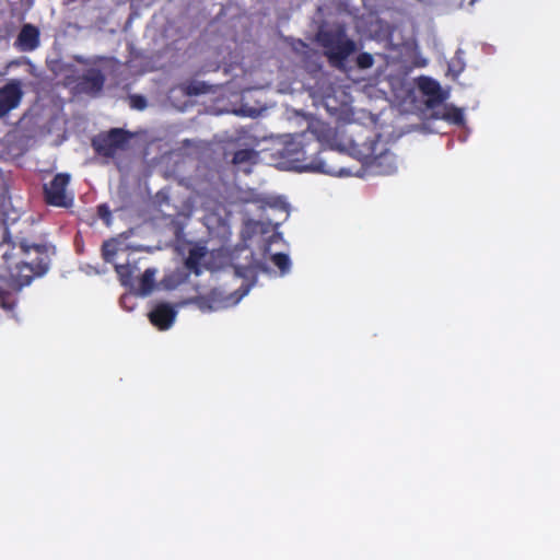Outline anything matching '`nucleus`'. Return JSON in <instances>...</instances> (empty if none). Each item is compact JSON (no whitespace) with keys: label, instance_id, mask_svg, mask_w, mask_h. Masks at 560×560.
<instances>
[{"label":"nucleus","instance_id":"21","mask_svg":"<svg viewBox=\"0 0 560 560\" xmlns=\"http://www.w3.org/2000/svg\"><path fill=\"white\" fill-rule=\"evenodd\" d=\"M187 277H188V273H184L182 271H176V272H173L172 275L166 276L164 281L166 283V287L175 288L176 285L185 282Z\"/></svg>","mask_w":560,"mask_h":560},{"label":"nucleus","instance_id":"9","mask_svg":"<svg viewBox=\"0 0 560 560\" xmlns=\"http://www.w3.org/2000/svg\"><path fill=\"white\" fill-rule=\"evenodd\" d=\"M105 84V75L100 69L91 68L79 79L78 88L82 93L98 95Z\"/></svg>","mask_w":560,"mask_h":560},{"label":"nucleus","instance_id":"2","mask_svg":"<svg viewBox=\"0 0 560 560\" xmlns=\"http://www.w3.org/2000/svg\"><path fill=\"white\" fill-rule=\"evenodd\" d=\"M285 156L292 162L301 164L305 171L319 172L332 176L342 175L343 168L331 162L335 159L332 151L324 150V141L317 129L308 128L293 136L285 148Z\"/></svg>","mask_w":560,"mask_h":560},{"label":"nucleus","instance_id":"27","mask_svg":"<svg viewBox=\"0 0 560 560\" xmlns=\"http://www.w3.org/2000/svg\"><path fill=\"white\" fill-rule=\"evenodd\" d=\"M171 224L173 225L174 234L176 235V237H179L184 231V224L179 222L177 219H173L171 221Z\"/></svg>","mask_w":560,"mask_h":560},{"label":"nucleus","instance_id":"4","mask_svg":"<svg viewBox=\"0 0 560 560\" xmlns=\"http://www.w3.org/2000/svg\"><path fill=\"white\" fill-rule=\"evenodd\" d=\"M316 40L324 48V55L334 67H340L355 51L354 42L347 37L342 27L320 30Z\"/></svg>","mask_w":560,"mask_h":560},{"label":"nucleus","instance_id":"20","mask_svg":"<svg viewBox=\"0 0 560 560\" xmlns=\"http://www.w3.org/2000/svg\"><path fill=\"white\" fill-rule=\"evenodd\" d=\"M16 305L15 298L8 291L3 290V287L0 288V306L4 311H13Z\"/></svg>","mask_w":560,"mask_h":560},{"label":"nucleus","instance_id":"19","mask_svg":"<svg viewBox=\"0 0 560 560\" xmlns=\"http://www.w3.org/2000/svg\"><path fill=\"white\" fill-rule=\"evenodd\" d=\"M192 303L202 312H210L215 308L217 301L210 296L200 295L192 300Z\"/></svg>","mask_w":560,"mask_h":560},{"label":"nucleus","instance_id":"11","mask_svg":"<svg viewBox=\"0 0 560 560\" xmlns=\"http://www.w3.org/2000/svg\"><path fill=\"white\" fill-rule=\"evenodd\" d=\"M258 153L254 149H241L237 150L232 159V163L244 172L249 173L250 166L256 164Z\"/></svg>","mask_w":560,"mask_h":560},{"label":"nucleus","instance_id":"8","mask_svg":"<svg viewBox=\"0 0 560 560\" xmlns=\"http://www.w3.org/2000/svg\"><path fill=\"white\" fill-rule=\"evenodd\" d=\"M40 45V33L37 26L23 24L14 42V46L23 52L34 51Z\"/></svg>","mask_w":560,"mask_h":560},{"label":"nucleus","instance_id":"1","mask_svg":"<svg viewBox=\"0 0 560 560\" xmlns=\"http://www.w3.org/2000/svg\"><path fill=\"white\" fill-rule=\"evenodd\" d=\"M0 247L4 248L2 258L8 272L7 285L10 288L21 290L35 277L46 273L49 268L50 259L45 245H16L12 242L8 229L3 233Z\"/></svg>","mask_w":560,"mask_h":560},{"label":"nucleus","instance_id":"24","mask_svg":"<svg viewBox=\"0 0 560 560\" xmlns=\"http://www.w3.org/2000/svg\"><path fill=\"white\" fill-rule=\"evenodd\" d=\"M130 106L135 109L142 110L147 107V100L142 95H130Z\"/></svg>","mask_w":560,"mask_h":560},{"label":"nucleus","instance_id":"15","mask_svg":"<svg viewBox=\"0 0 560 560\" xmlns=\"http://www.w3.org/2000/svg\"><path fill=\"white\" fill-rule=\"evenodd\" d=\"M154 277H155V269L148 268L144 270L141 278L139 279V283H138V288H137V293L139 295L147 296L153 291L154 285H155Z\"/></svg>","mask_w":560,"mask_h":560},{"label":"nucleus","instance_id":"25","mask_svg":"<svg viewBox=\"0 0 560 560\" xmlns=\"http://www.w3.org/2000/svg\"><path fill=\"white\" fill-rule=\"evenodd\" d=\"M97 214L104 222L109 223L112 219V211L106 203L97 206Z\"/></svg>","mask_w":560,"mask_h":560},{"label":"nucleus","instance_id":"7","mask_svg":"<svg viewBox=\"0 0 560 560\" xmlns=\"http://www.w3.org/2000/svg\"><path fill=\"white\" fill-rule=\"evenodd\" d=\"M23 94L22 83L19 80H11L0 88V118L20 105Z\"/></svg>","mask_w":560,"mask_h":560},{"label":"nucleus","instance_id":"26","mask_svg":"<svg viewBox=\"0 0 560 560\" xmlns=\"http://www.w3.org/2000/svg\"><path fill=\"white\" fill-rule=\"evenodd\" d=\"M120 305L128 310V311H132L133 310V295L132 294H124L121 298H120Z\"/></svg>","mask_w":560,"mask_h":560},{"label":"nucleus","instance_id":"17","mask_svg":"<svg viewBox=\"0 0 560 560\" xmlns=\"http://www.w3.org/2000/svg\"><path fill=\"white\" fill-rule=\"evenodd\" d=\"M272 264L280 270V275L284 276L289 273L291 269L290 257L284 253H276L271 256Z\"/></svg>","mask_w":560,"mask_h":560},{"label":"nucleus","instance_id":"3","mask_svg":"<svg viewBox=\"0 0 560 560\" xmlns=\"http://www.w3.org/2000/svg\"><path fill=\"white\" fill-rule=\"evenodd\" d=\"M381 135L362 128L351 135L343 149L376 175H390L396 172V156L389 151Z\"/></svg>","mask_w":560,"mask_h":560},{"label":"nucleus","instance_id":"18","mask_svg":"<svg viewBox=\"0 0 560 560\" xmlns=\"http://www.w3.org/2000/svg\"><path fill=\"white\" fill-rule=\"evenodd\" d=\"M117 254L116 240L105 241L102 245V257L106 262H112Z\"/></svg>","mask_w":560,"mask_h":560},{"label":"nucleus","instance_id":"5","mask_svg":"<svg viewBox=\"0 0 560 560\" xmlns=\"http://www.w3.org/2000/svg\"><path fill=\"white\" fill-rule=\"evenodd\" d=\"M133 133L122 128H112L101 132L92 139L94 151L104 158H114L117 152L125 151L129 147Z\"/></svg>","mask_w":560,"mask_h":560},{"label":"nucleus","instance_id":"13","mask_svg":"<svg viewBox=\"0 0 560 560\" xmlns=\"http://www.w3.org/2000/svg\"><path fill=\"white\" fill-rule=\"evenodd\" d=\"M207 250L203 246H194L189 249L188 256L185 259V267L195 275L201 273V260L205 258Z\"/></svg>","mask_w":560,"mask_h":560},{"label":"nucleus","instance_id":"22","mask_svg":"<svg viewBox=\"0 0 560 560\" xmlns=\"http://www.w3.org/2000/svg\"><path fill=\"white\" fill-rule=\"evenodd\" d=\"M184 91L187 95H199L207 92L205 83L189 82L185 85Z\"/></svg>","mask_w":560,"mask_h":560},{"label":"nucleus","instance_id":"16","mask_svg":"<svg viewBox=\"0 0 560 560\" xmlns=\"http://www.w3.org/2000/svg\"><path fill=\"white\" fill-rule=\"evenodd\" d=\"M138 270L136 266L130 264H118L115 265V271L119 278L120 283L124 287L133 288V275Z\"/></svg>","mask_w":560,"mask_h":560},{"label":"nucleus","instance_id":"14","mask_svg":"<svg viewBox=\"0 0 560 560\" xmlns=\"http://www.w3.org/2000/svg\"><path fill=\"white\" fill-rule=\"evenodd\" d=\"M421 89L423 93L430 96L427 101V106L429 108H434L435 105L443 102L444 97L441 92V86L436 81L428 79L427 83L421 85Z\"/></svg>","mask_w":560,"mask_h":560},{"label":"nucleus","instance_id":"28","mask_svg":"<svg viewBox=\"0 0 560 560\" xmlns=\"http://www.w3.org/2000/svg\"><path fill=\"white\" fill-rule=\"evenodd\" d=\"M4 284H7V279L5 277L0 275V288L3 287Z\"/></svg>","mask_w":560,"mask_h":560},{"label":"nucleus","instance_id":"23","mask_svg":"<svg viewBox=\"0 0 560 560\" xmlns=\"http://www.w3.org/2000/svg\"><path fill=\"white\" fill-rule=\"evenodd\" d=\"M374 63L373 56L369 52H361L357 57V65L361 69L371 68Z\"/></svg>","mask_w":560,"mask_h":560},{"label":"nucleus","instance_id":"12","mask_svg":"<svg viewBox=\"0 0 560 560\" xmlns=\"http://www.w3.org/2000/svg\"><path fill=\"white\" fill-rule=\"evenodd\" d=\"M436 119H443L447 122L460 126L464 124V113L460 108L453 105H445L441 110H436L432 114Z\"/></svg>","mask_w":560,"mask_h":560},{"label":"nucleus","instance_id":"10","mask_svg":"<svg viewBox=\"0 0 560 560\" xmlns=\"http://www.w3.org/2000/svg\"><path fill=\"white\" fill-rule=\"evenodd\" d=\"M176 315L177 312L172 305L160 303L149 313V319L160 330H166L173 325Z\"/></svg>","mask_w":560,"mask_h":560},{"label":"nucleus","instance_id":"6","mask_svg":"<svg viewBox=\"0 0 560 560\" xmlns=\"http://www.w3.org/2000/svg\"><path fill=\"white\" fill-rule=\"evenodd\" d=\"M70 183V175L58 173L54 178L44 185V200L47 205L58 208H70L73 205V196L68 194L67 187Z\"/></svg>","mask_w":560,"mask_h":560}]
</instances>
